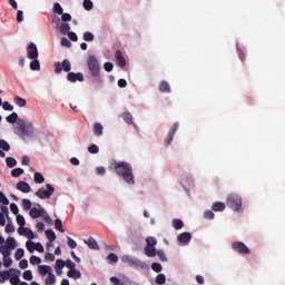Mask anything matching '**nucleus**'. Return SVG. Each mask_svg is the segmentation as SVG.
<instances>
[{
	"instance_id": "obj_1",
	"label": "nucleus",
	"mask_w": 285,
	"mask_h": 285,
	"mask_svg": "<svg viewBox=\"0 0 285 285\" xmlns=\"http://www.w3.org/2000/svg\"><path fill=\"white\" fill-rule=\"evenodd\" d=\"M13 132L23 141H35L38 137V129L35 127V122L26 119H18L16 126H13Z\"/></svg>"
},
{
	"instance_id": "obj_2",
	"label": "nucleus",
	"mask_w": 285,
	"mask_h": 285,
	"mask_svg": "<svg viewBox=\"0 0 285 285\" xmlns=\"http://www.w3.org/2000/svg\"><path fill=\"white\" fill-rule=\"evenodd\" d=\"M112 170L116 173L117 177L127 184V186H135L137 181L135 180V173L132 171V165L127 161H114L111 164Z\"/></svg>"
},
{
	"instance_id": "obj_3",
	"label": "nucleus",
	"mask_w": 285,
	"mask_h": 285,
	"mask_svg": "<svg viewBox=\"0 0 285 285\" xmlns=\"http://www.w3.org/2000/svg\"><path fill=\"white\" fill-rule=\"evenodd\" d=\"M226 205L233 213H244V198L238 193L228 194Z\"/></svg>"
},
{
	"instance_id": "obj_4",
	"label": "nucleus",
	"mask_w": 285,
	"mask_h": 285,
	"mask_svg": "<svg viewBox=\"0 0 285 285\" xmlns=\"http://www.w3.org/2000/svg\"><path fill=\"white\" fill-rule=\"evenodd\" d=\"M38 273L43 277V282L46 285H56L57 276L55 272L50 267V265H40L38 266Z\"/></svg>"
},
{
	"instance_id": "obj_5",
	"label": "nucleus",
	"mask_w": 285,
	"mask_h": 285,
	"mask_svg": "<svg viewBox=\"0 0 285 285\" xmlns=\"http://www.w3.org/2000/svg\"><path fill=\"white\" fill-rule=\"evenodd\" d=\"M87 68L91 77H101V63L95 56H89L87 59Z\"/></svg>"
},
{
	"instance_id": "obj_6",
	"label": "nucleus",
	"mask_w": 285,
	"mask_h": 285,
	"mask_svg": "<svg viewBox=\"0 0 285 285\" xmlns=\"http://www.w3.org/2000/svg\"><path fill=\"white\" fill-rule=\"evenodd\" d=\"M146 247H145V255L147 257H156L157 256V238L149 236L146 238Z\"/></svg>"
},
{
	"instance_id": "obj_7",
	"label": "nucleus",
	"mask_w": 285,
	"mask_h": 285,
	"mask_svg": "<svg viewBox=\"0 0 285 285\" xmlns=\"http://www.w3.org/2000/svg\"><path fill=\"white\" fill-rule=\"evenodd\" d=\"M55 187L50 184L46 185V188L41 187L36 191V197L38 199H50L52 195L55 194Z\"/></svg>"
},
{
	"instance_id": "obj_8",
	"label": "nucleus",
	"mask_w": 285,
	"mask_h": 285,
	"mask_svg": "<svg viewBox=\"0 0 285 285\" xmlns=\"http://www.w3.org/2000/svg\"><path fill=\"white\" fill-rule=\"evenodd\" d=\"M121 262L124 264H127L131 268H146V263H144V262L139 261V259H136V258H134L130 255H124L121 257Z\"/></svg>"
},
{
	"instance_id": "obj_9",
	"label": "nucleus",
	"mask_w": 285,
	"mask_h": 285,
	"mask_svg": "<svg viewBox=\"0 0 285 285\" xmlns=\"http://www.w3.org/2000/svg\"><path fill=\"white\" fill-rule=\"evenodd\" d=\"M232 250H234V253H237L238 255H250V248H248V246L244 244V242L239 240L232 243Z\"/></svg>"
},
{
	"instance_id": "obj_10",
	"label": "nucleus",
	"mask_w": 285,
	"mask_h": 285,
	"mask_svg": "<svg viewBox=\"0 0 285 285\" xmlns=\"http://www.w3.org/2000/svg\"><path fill=\"white\" fill-rule=\"evenodd\" d=\"M52 23L55 30H58L60 35H68L70 32V24L68 22H62L61 18H56Z\"/></svg>"
},
{
	"instance_id": "obj_11",
	"label": "nucleus",
	"mask_w": 285,
	"mask_h": 285,
	"mask_svg": "<svg viewBox=\"0 0 285 285\" xmlns=\"http://www.w3.org/2000/svg\"><path fill=\"white\" fill-rule=\"evenodd\" d=\"M179 184L184 188V190H186V193H190V188L195 187V178L189 175L183 176Z\"/></svg>"
},
{
	"instance_id": "obj_12",
	"label": "nucleus",
	"mask_w": 285,
	"mask_h": 285,
	"mask_svg": "<svg viewBox=\"0 0 285 285\" xmlns=\"http://www.w3.org/2000/svg\"><path fill=\"white\" fill-rule=\"evenodd\" d=\"M193 239V234L185 232L177 236V242L180 246H188Z\"/></svg>"
},
{
	"instance_id": "obj_13",
	"label": "nucleus",
	"mask_w": 285,
	"mask_h": 285,
	"mask_svg": "<svg viewBox=\"0 0 285 285\" xmlns=\"http://www.w3.org/2000/svg\"><path fill=\"white\" fill-rule=\"evenodd\" d=\"M179 130V122H175L169 129L167 137L165 139L166 146H170L173 144V139L175 138V134Z\"/></svg>"
},
{
	"instance_id": "obj_14",
	"label": "nucleus",
	"mask_w": 285,
	"mask_h": 285,
	"mask_svg": "<svg viewBox=\"0 0 285 285\" xmlns=\"http://www.w3.org/2000/svg\"><path fill=\"white\" fill-rule=\"evenodd\" d=\"M18 234L22 237H27V239H37V237H39L37 234H33L32 229L28 227H19Z\"/></svg>"
},
{
	"instance_id": "obj_15",
	"label": "nucleus",
	"mask_w": 285,
	"mask_h": 285,
	"mask_svg": "<svg viewBox=\"0 0 285 285\" xmlns=\"http://www.w3.org/2000/svg\"><path fill=\"white\" fill-rule=\"evenodd\" d=\"M29 215L32 219H39V217L46 215V209H43L41 205H38V207H33L30 209Z\"/></svg>"
},
{
	"instance_id": "obj_16",
	"label": "nucleus",
	"mask_w": 285,
	"mask_h": 285,
	"mask_svg": "<svg viewBox=\"0 0 285 285\" xmlns=\"http://www.w3.org/2000/svg\"><path fill=\"white\" fill-rule=\"evenodd\" d=\"M28 59H38L39 58V49H37V45L31 42L27 48Z\"/></svg>"
},
{
	"instance_id": "obj_17",
	"label": "nucleus",
	"mask_w": 285,
	"mask_h": 285,
	"mask_svg": "<svg viewBox=\"0 0 285 285\" xmlns=\"http://www.w3.org/2000/svg\"><path fill=\"white\" fill-rule=\"evenodd\" d=\"M14 273L19 272H17V269L13 268L0 272V284H4L6 282H8V279H10L12 275H14Z\"/></svg>"
},
{
	"instance_id": "obj_18",
	"label": "nucleus",
	"mask_w": 285,
	"mask_h": 285,
	"mask_svg": "<svg viewBox=\"0 0 285 285\" xmlns=\"http://www.w3.org/2000/svg\"><path fill=\"white\" fill-rule=\"evenodd\" d=\"M115 59L119 68H124L125 66H127L126 56L124 55V52H121V50L116 51Z\"/></svg>"
},
{
	"instance_id": "obj_19",
	"label": "nucleus",
	"mask_w": 285,
	"mask_h": 285,
	"mask_svg": "<svg viewBox=\"0 0 285 285\" xmlns=\"http://www.w3.org/2000/svg\"><path fill=\"white\" fill-rule=\"evenodd\" d=\"M120 117L125 121V124H127V126H137L135 125V117H132V114H130V111L122 112Z\"/></svg>"
},
{
	"instance_id": "obj_20",
	"label": "nucleus",
	"mask_w": 285,
	"mask_h": 285,
	"mask_svg": "<svg viewBox=\"0 0 285 285\" xmlns=\"http://www.w3.org/2000/svg\"><path fill=\"white\" fill-rule=\"evenodd\" d=\"M68 81H70L71 83H76V81H83V73L78 72H69L67 76Z\"/></svg>"
},
{
	"instance_id": "obj_21",
	"label": "nucleus",
	"mask_w": 285,
	"mask_h": 285,
	"mask_svg": "<svg viewBox=\"0 0 285 285\" xmlns=\"http://www.w3.org/2000/svg\"><path fill=\"white\" fill-rule=\"evenodd\" d=\"M17 190H20V193L28 194V193H31L32 187H30V184L26 181H19L17 184Z\"/></svg>"
},
{
	"instance_id": "obj_22",
	"label": "nucleus",
	"mask_w": 285,
	"mask_h": 285,
	"mask_svg": "<svg viewBox=\"0 0 285 285\" xmlns=\"http://www.w3.org/2000/svg\"><path fill=\"white\" fill-rule=\"evenodd\" d=\"M90 250H99V243L94 237L83 240Z\"/></svg>"
},
{
	"instance_id": "obj_23",
	"label": "nucleus",
	"mask_w": 285,
	"mask_h": 285,
	"mask_svg": "<svg viewBox=\"0 0 285 285\" xmlns=\"http://www.w3.org/2000/svg\"><path fill=\"white\" fill-rule=\"evenodd\" d=\"M226 203L216 202L212 205V210H214V213H224V210H226Z\"/></svg>"
},
{
	"instance_id": "obj_24",
	"label": "nucleus",
	"mask_w": 285,
	"mask_h": 285,
	"mask_svg": "<svg viewBox=\"0 0 285 285\" xmlns=\"http://www.w3.org/2000/svg\"><path fill=\"white\" fill-rule=\"evenodd\" d=\"M94 135L96 137H101L104 135V125H101V122L94 124Z\"/></svg>"
},
{
	"instance_id": "obj_25",
	"label": "nucleus",
	"mask_w": 285,
	"mask_h": 285,
	"mask_svg": "<svg viewBox=\"0 0 285 285\" xmlns=\"http://www.w3.org/2000/svg\"><path fill=\"white\" fill-rule=\"evenodd\" d=\"M19 275H21V272L17 269V273L12 274L9 278V282L11 285H20L21 279L19 278Z\"/></svg>"
},
{
	"instance_id": "obj_26",
	"label": "nucleus",
	"mask_w": 285,
	"mask_h": 285,
	"mask_svg": "<svg viewBox=\"0 0 285 285\" xmlns=\"http://www.w3.org/2000/svg\"><path fill=\"white\" fill-rule=\"evenodd\" d=\"M13 101L18 106V108H26V106L28 105V101L26 100V98H22L20 96H16L13 98Z\"/></svg>"
},
{
	"instance_id": "obj_27",
	"label": "nucleus",
	"mask_w": 285,
	"mask_h": 285,
	"mask_svg": "<svg viewBox=\"0 0 285 285\" xmlns=\"http://www.w3.org/2000/svg\"><path fill=\"white\" fill-rule=\"evenodd\" d=\"M19 119H21V118H19V114H17L14 111L6 117V121L8 124H18Z\"/></svg>"
},
{
	"instance_id": "obj_28",
	"label": "nucleus",
	"mask_w": 285,
	"mask_h": 285,
	"mask_svg": "<svg viewBox=\"0 0 285 285\" xmlns=\"http://www.w3.org/2000/svg\"><path fill=\"white\" fill-rule=\"evenodd\" d=\"M63 268H66V262L63 259H57L55 267L57 275H61V271H63Z\"/></svg>"
},
{
	"instance_id": "obj_29",
	"label": "nucleus",
	"mask_w": 285,
	"mask_h": 285,
	"mask_svg": "<svg viewBox=\"0 0 285 285\" xmlns=\"http://www.w3.org/2000/svg\"><path fill=\"white\" fill-rule=\"evenodd\" d=\"M171 225L175 230H181V228H184V220L175 218L173 219Z\"/></svg>"
},
{
	"instance_id": "obj_30",
	"label": "nucleus",
	"mask_w": 285,
	"mask_h": 285,
	"mask_svg": "<svg viewBox=\"0 0 285 285\" xmlns=\"http://www.w3.org/2000/svg\"><path fill=\"white\" fill-rule=\"evenodd\" d=\"M68 277H71L72 279H79L81 277V272L77 269V267L69 269Z\"/></svg>"
},
{
	"instance_id": "obj_31",
	"label": "nucleus",
	"mask_w": 285,
	"mask_h": 285,
	"mask_svg": "<svg viewBox=\"0 0 285 285\" xmlns=\"http://www.w3.org/2000/svg\"><path fill=\"white\" fill-rule=\"evenodd\" d=\"M33 181L35 184H43L46 181V177H43V174L37 171L33 175Z\"/></svg>"
},
{
	"instance_id": "obj_32",
	"label": "nucleus",
	"mask_w": 285,
	"mask_h": 285,
	"mask_svg": "<svg viewBox=\"0 0 285 285\" xmlns=\"http://www.w3.org/2000/svg\"><path fill=\"white\" fill-rule=\"evenodd\" d=\"M4 245H7L11 250H14L17 248V239H14V237H9Z\"/></svg>"
},
{
	"instance_id": "obj_33",
	"label": "nucleus",
	"mask_w": 285,
	"mask_h": 285,
	"mask_svg": "<svg viewBox=\"0 0 285 285\" xmlns=\"http://www.w3.org/2000/svg\"><path fill=\"white\" fill-rule=\"evenodd\" d=\"M32 61L30 62V70H41V62H39V60L36 59H31Z\"/></svg>"
},
{
	"instance_id": "obj_34",
	"label": "nucleus",
	"mask_w": 285,
	"mask_h": 285,
	"mask_svg": "<svg viewBox=\"0 0 285 285\" xmlns=\"http://www.w3.org/2000/svg\"><path fill=\"white\" fill-rule=\"evenodd\" d=\"M159 90L160 92H170V83H168L167 81H161L159 83Z\"/></svg>"
},
{
	"instance_id": "obj_35",
	"label": "nucleus",
	"mask_w": 285,
	"mask_h": 285,
	"mask_svg": "<svg viewBox=\"0 0 285 285\" xmlns=\"http://www.w3.org/2000/svg\"><path fill=\"white\" fill-rule=\"evenodd\" d=\"M0 253L2 257L10 256L12 253V249H10L6 244H3L2 246H0Z\"/></svg>"
},
{
	"instance_id": "obj_36",
	"label": "nucleus",
	"mask_w": 285,
	"mask_h": 285,
	"mask_svg": "<svg viewBox=\"0 0 285 285\" xmlns=\"http://www.w3.org/2000/svg\"><path fill=\"white\" fill-rule=\"evenodd\" d=\"M82 7L87 12H90L95 8V3H92V0H83Z\"/></svg>"
},
{
	"instance_id": "obj_37",
	"label": "nucleus",
	"mask_w": 285,
	"mask_h": 285,
	"mask_svg": "<svg viewBox=\"0 0 285 285\" xmlns=\"http://www.w3.org/2000/svg\"><path fill=\"white\" fill-rule=\"evenodd\" d=\"M53 13L59 16L63 14V7H61L59 2L53 3Z\"/></svg>"
},
{
	"instance_id": "obj_38",
	"label": "nucleus",
	"mask_w": 285,
	"mask_h": 285,
	"mask_svg": "<svg viewBox=\"0 0 285 285\" xmlns=\"http://www.w3.org/2000/svg\"><path fill=\"white\" fill-rule=\"evenodd\" d=\"M45 235H46L47 239H49V242H55V239H57V234H55V232L52 229L46 230Z\"/></svg>"
},
{
	"instance_id": "obj_39",
	"label": "nucleus",
	"mask_w": 285,
	"mask_h": 285,
	"mask_svg": "<svg viewBox=\"0 0 285 285\" xmlns=\"http://www.w3.org/2000/svg\"><path fill=\"white\" fill-rule=\"evenodd\" d=\"M55 228L56 230H59V233H66V229H63V223L59 218L55 220Z\"/></svg>"
},
{
	"instance_id": "obj_40",
	"label": "nucleus",
	"mask_w": 285,
	"mask_h": 285,
	"mask_svg": "<svg viewBox=\"0 0 285 285\" xmlns=\"http://www.w3.org/2000/svg\"><path fill=\"white\" fill-rule=\"evenodd\" d=\"M23 255H26V252L23 248H18L14 253V259L19 262L20 259H23Z\"/></svg>"
},
{
	"instance_id": "obj_41",
	"label": "nucleus",
	"mask_w": 285,
	"mask_h": 285,
	"mask_svg": "<svg viewBox=\"0 0 285 285\" xmlns=\"http://www.w3.org/2000/svg\"><path fill=\"white\" fill-rule=\"evenodd\" d=\"M22 208H23V210H31L32 202H30V199H28V198H23L22 199Z\"/></svg>"
},
{
	"instance_id": "obj_42",
	"label": "nucleus",
	"mask_w": 285,
	"mask_h": 285,
	"mask_svg": "<svg viewBox=\"0 0 285 285\" xmlns=\"http://www.w3.org/2000/svg\"><path fill=\"white\" fill-rule=\"evenodd\" d=\"M204 219L213 220L215 219V213L210 209L205 210L203 214Z\"/></svg>"
},
{
	"instance_id": "obj_43",
	"label": "nucleus",
	"mask_w": 285,
	"mask_h": 285,
	"mask_svg": "<svg viewBox=\"0 0 285 285\" xmlns=\"http://www.w3.org/2000/svg\"><path fill=\"white\" fill-rule=\"evenodd\" d=\"M82 39L83 41H95V35H92V32L90 31H86L83 35H82Z\"/></svg>"
},
{
	"instance_id": "obj_44",
	"label": "nucleus",
	"mask_w": 285,
	"mask_h": 285,
	"mask_svg": "<svg viewBox=\"0 0 285 285\" xmlns=\"http://www.w3.org/2000/svg\"><path fill=\"white\" fill-rule=\"evenodd\" d=\"M2 264L4 268H10L12 266V258L10 256H3Z\"/></svg>"
},
{
	"instance_id": "obj_45",
	"label": "nucleus",
	"mask_w": 285,
	"mask_h": 285,
	"mask_svg": "<svg viewBox=\"0 0 285 285\" xmlns=\"http://www.w3.org/2000/svg\"><path fill=\"white\" fill-rule=\"evenodd\" d=\"M107 259L109 264H117L119 262V257L112 253L107 256Z\"/></svg>"
},
{
	"instance_id": "obj_46",
	"label": "nucleus",
	"mask_w": 285,
	"mask_h": 285,
	"mask_svg": "<svg viewBox=\"0 0 285 285\" xmlns=\"http://www.w3.org/2000/svg\"><path fill=\"white\" fill-rule=\"evenodd\" d=\"M22 277L23 279H26L27 282H32V271L28 269V271H24L23 274H22Z\"/></svg>"
},
{
	"instance_id": "obj_47",
	"label": "nucleus",
	"mask_w": 285,
	"mask_h": 285,
	"mask_svg": "<svg viewBox=\"0 0 285 285\" xmlns=\"http://www.w3.org/2000/svg\"><path fill=\"white\" fill-rule=\"evenodd\" d=\"M6 164L9 168H14V166H17V159L12 158V157H8L6 159Z\"/></svg>"
},
{
	"instance_id": "obj_48",
	"label": "nucleus",
	"mask_w": 285,
	"mask_h": 285,
	"mask_svg": "<svg viewBox=\"0 0 285 285\" xmlns=\"http://www.w3.org/2000/svg\"><path fill=\"white\" fill-rule=\"evenodd\" d=\"M61 17V22L62 23H68V21H72V16H70V13H63L60 14Z\"/></svg>"
},
{
	"instance_id": "obj_49",
	"label": "nucleus",
	"mask_w": 285,
	"mask_h": 285,
	"mask_svg": "<svg viewBox=\"0 0 285 285\" xmlns=\"http://www.w3.org/2000/svg\"><path fill=\"white\" fill-rule=\"evenodd\" d=\"M0 149L8 153L10 150V144L6 140H0Z\"/></svg>"
},
{
	"instance_id": "obj_50",
	"label": "nucleus",
	"mask_w": 285,
	"mask_h": 285,
	"mask_svg": "<svg viewBox=\"0 0 285 285\" xmlns=\"http://www.w3.org/2000/svg\"><path fill=\"white\" fill-rule=\"evenodd\" d=\"M62 69H63L65 72H70V70H72L70 61L63 60L62 61Z\"/></svg>"
},
{
	"instance_id": "obj_51",
	"label": "nucleus",
	"mask_w": 285,
	"mask_h": 285,
	"mask_svg": "<svg viewBox=\"0 0 285 285\" xmlns=\"http://www.w3.org/2000/svg\"><path fill=\"white\" fill-rule=\"evenodd\" d=\"M88 153H90V155H97L99 153V146L97 145H91L88 147Z\"/></svg>"
},
{
	"instance_id": "obj_52",
	"label": "nucleus",
	"mask_w": 285,
	"mask_h": 285,
	"mask_svg": "<svg viewBox=\"0 0 285 285\" xmlns=\"http://www.w3.org/2000/svg\"><path fill=\"white\" fill-rule=\"evenodd\" d=\"M2 108H3V110H7L8 112H12V110H14V106H12L8 101L2 102Z\"/></svg>"
},
{
	"instance_id": "obj_53",
	"label": "nucleus",
	"mask_w": 285,
	"mask_h": 285,
	"mask_svg": "<svg viewBox=\"0 0 285 285\" xmlns=\"http://www.w3.org/2000/svg\"><path fill=\"white\" fill-rule=\"evenodd\" d=\"M17 224L20 226V228H23L26 226V218L22 215H17Z\"/></svg>"
},
{
	"instance_id": "obj_54",
	"label": "nucleus",
	"mask_w": 285,
	"mask_h": 285,
	"mask_svg": "<svg viewBox=\"0 0 285 285\" xmlns=\"http://www.w3.org/2000/svg\"><path fill=\"white\" fill-rule=\"evenodd\" d=\"M156 284H159V285L166 284V275L159 274V275L156 277Z\"/></svg>"
},
{
	"instance_id": "obj_55",
	"label": "nucleus",
	"mask_w": 285,
	"mask_h": 285,
	"mask_svg": "<svg viewBox=\"0 0 285 285\" xmlns=\"http://www.w3.org/2000/svg\"><path fill=\"white\" fill-rule=\"evenodd\" d=\"M29 262L32 266H37L41 264V259L39 258V256H31Z\"/></svg>"
},
{
	"instance_id": "obj_56",
	"label": "nucleus",
	"mask_w": 285,
	"mask_h": 285,
	"mask_svg": "<svg viewBox=\"0 0 285 285\" xmlns=\"http://www.w3.org/2000/svg\"><path fill=\"white\" fill-rule=\"evenodd\" d=\"M35 245H36L35 242L28 240V242L26 243V248H27V250H29L30 253H35Z\"/></svg>"
},
{
	"instance_id": "obj_57",
	"label": "nucleus",
	"mask_w": 285,
	"mask_h": 285,
	"mask_svg": "<svg viewBox=\"0 0 285 285\" xmlns=\"http://www.w3.org/2000/svg\"><path fill=\"white\" fill-rule=\"evenodd\" d=\"M96 175H98L99 177H104V175H106V167L104 166L96 167Z\"/></svg>"
},
{
	"instance_id": "obj_58",
	"label": "nucleus",
	"mask_w": 285,
	"mask_h": 285,
	"mask_svg": "<svg viewBox=\"0 0 285 285\" xmlns=\"http://www.w3.org/2000/svg\"><path fill=\"white\" fill-rule=\"evenodd\" d=\"M53 68H55L56 75H59V73H61V71L63 70V65H61V62H56V63L53 65Z\"/></svg>"
},
{
	"instance_id": "obj_59",
	"label": "nucleus",
	"mask_w": 285,
	"mask_h": 285,
	"mask_svg": "<svg viewBox=\"0 0 285 285\" xmlns=\"http://www.w3.org/2000/svg\"><path fill=\"white\" fill-rule=\"evenodd\" d=\"M0 202L3 204V206H8L10 204V200H8V197H6V194L3 191H0Z\"/></svg>"
},
{
	"instance_id": "obj_60",
	"label": "nucleus",
	"mask_w": 285,
	"mask_h": 285,
	"mask_svg": "<svg viewBox=\"0 0 285 285\" xmlns=\"http://www.w3.org/2000/svg\"><path fill=\"white\" fill-rule=\"evenodd\" d=\"M11 175L13 177H21V175H23V169L22 168H16L11 171Z\"/></svg>"
},
{
	"instance_id": "obj_61",
	"label": "nucleus",
	"mask_w": 285,
	"mask_h": 285,
	"mask_svg": "<svg viewBox=\"0 0 285 285\" xmlns=\"http://www.w3.org/2000/svg\"><path fill=\"white\" fill-rule=\"evenodd\" d=\"M115 68V65H112V62H105L104 65V69L106 70V72H112Z\"/></svg>"
},
{
	"instance_id": "obj_62",
	"label": "nucleus",
	"mask_w": 285,
	"mask_h": 285,
	"mask_svg": "<svg viewBox=\"0 0 285 285\" xmlns=\"http://www.w3.org/2000/svg\"><path fill=\"white\" fill-rule=\"evenodd\" d=\"M156 255H158V257H159V259L161 261V262H168V258L166 257V254L164 253V250H157L156 252Z\"/></svg>"
},
{
	"instance_id": "obj_63",
	"label": "nucleus",
	"mask_w": 285,
	"mask_h": 285,
	"mask_svg": "<svg viewBox=\"0 0 285 285\" xmlns=\"http://www.w3.org/2000/svg\"><path fill=\"white\" fill-rule=\"evenodd\" d=\"M65 266L66 268H69V271H73L75 268H77V265L72 261L65 262Z\"/></svg>"
},
{
	"instance_id": "obj_64",
	"label": "nucleus",
	"mask_w": 285,
	"mask_h": 285,
	"mask_svg": "<svg viewBox=\"0 0 285 285\" xmlns=\"http://www.w3.org/2000/svg\"><path fill=\"white\" fill-rule=\"evenodd\" d=\"M151 268H153V271H155V273H161V264H159V263H154L151 265Z\"/></svg>"
}]
</instances>
